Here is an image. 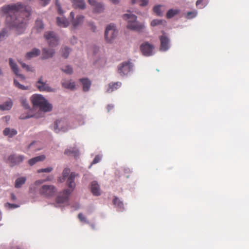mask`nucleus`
I'll return each instance as SVG.
<instances>
[{
    "label": "nucleus",
    "instance_id": "nucleus-48",
    "mask_svg": "<svg viewBox=\"0 0 249 249\" xmlns=\"http://www.w3.org/2000/svg\"><path fill=\"white\" fill-rule=\"evenodd\" d=\"M41 1V4L43 6H46L47 4H48L50 0H39Z\"/></svg>",
    "mask_w": 249,
    "mask_h": 249
},
{
    "label": "nucleus",
    "instance_id": "nucleus-42",
    "mask_svg": "<svg viewBox=\"0 0 249 249\" xmlns=\"http://www.w3.org/2000/svg\"><path fill=\"white\" fill-rule=\"evenodd\" d=\"M55 5L57 8L58 12L61 15L63 13V11L58 0H55Z\"/></svg>",
    "mask_w": 249,
    "mask_h": 249
},
{
    "label": "nucleus",
    "instance_id": "nucleus-24",
    "mask_svg": "<svg viewBox=\"0 0 249 249\" xmlns=\"http://www.w3.org/2000/svg\"><path fill=\"white\" fill-rule=\"evenodd\" d=\"M45 159V156L44 155H40L29 160H28V163L31 166H33L37 162L44 160Z\"/></svg>",
    "mask_w": 249,
    "mask_h": 249
},
{
    "label": "nucleus",
    "instance_id": "nucleus-32",
    "mask_svg": "<svg viewBox=\"0 0 249 249\" xmlns=\"http://www.w3.org/2000/svg\"><path fill=\"white\" fill-rule=\"evenodd\" d=\"M178 10H173L170 9L168 10L166 14V17L167 18H171L173 17L175 15H177L179 13Z\"/></svg>",
    "mask_w": 249,
    "mask_h": 249
},
{
    "label": "nucleus",
    "instance_id": "nucleus-37",
    "mask_svg": "<svg viewBox=\"0 0 249 249\" xmlns=\"http://www.w3.org/2000/svg\"><path fill=\"white\" fill-rule=\"evenodd\" d=\"M53 168L52 167H47V168H43V169H38L37 170V172L38 173H44V172H45V173H50L53 170Z\"/></svg>",
    "mask_w": 249,
    "mask_h": 249
},
{
    "label": "nucleus",
    "instance_id": "nucleus-40",
    "mask_svg": "<svg viewBox=\"0 0 249 249\" xmlns=\"http://www.w3.org/2000/svg\"><path fill=\"white\" fill-rule=\"evenodd\" d=\"M153 11L158 16H161L162 15V13L160 11V5L155 6L153 8Z\"/></svg>",
    "mask_w": 249,
    "mask_h": 249
},
{
    "label": "nucleus",
    "instance_id": "nucleus-11",
    "mask_svg": "<svg viewBox=\"0 0 249 249\" xmlns=\"http://www.w3.org/2000/svg\"><path fill=\"white\" fill-rule=\"evenodd\" d=\"M160 50L161 51H167L170 46V39L169 37L163 33L162 36L160 37Z\"/></svg>",
    "mask_w": 249,
    "mask_h": 249
},
{
    "label": "nucleus",
    "instance_id": "nucleus-6",
    "mask_svg": "<svg viewBox=\"0 0 249 249\" xmlns=\"http://www.w3.org/2000/svg\"><path fill=\"white\" fill-rule=\"evenodd\" d=\"M118 33L114 24H110L108 25L105 33V37L107 41L111 42L118 35Z\"/></svg>",
    "mask_w": 249,
    "mask_h": 249
},
{
    "label": "nucleus",
    "instance_id": "nucleus-14",
    "mask_svg": "<svg viewBox=\"0 0 249 249\" xmlns=\"http://www.w3.org/2000/svg\"><path fill=\"white\" fill-rule=\"evenodd\" d=\"M36 86L38 90L40 91L50 90V88L46 82H43L42 77H41L36 83Z\"/></svg>",
    "mask_w": 249,
    "mask_h": 249
},
{
    "label": "nucleus",
    "instance_id": "nucleus-13",
    "mask_svg": "<svg viewBox=\"0 0 249 249\" xmlns=\"http://www.w3.org/2000/svg\"><path fill=\"white\" fill-rule=\"evenodd\" d=\"M70 17L72 20L71 23L73 28H76L78 26L81 25L83 22L84 16L82 15L77 16L76 18H74V14L73 12H71L70 13Z\"/></svg>",
    "mask_w": 249,
    "mask_h": 249
},
{
    "label": "nucleus",
    "instance_id": "nucleus-56",
    "mask_svg": "<svg viewBox=\"0 0 249 249\" xmlns=\"http://www.w3.org/2000/svg\"><path fill=\"white\" fill-rule=\"evenodd\" d=\"M111 1L112 3L114 4H117L119 2V0H109Z\"/></svg>",
    "mask_w": 249,
    "mask_h": 249
},
{
    "label": "nucleus",
    "instance_id": "nucleus-10",
    "mask_svg": "<svg viewBox=\"0 0 249 249\" xmlns=\"http://www.w3.org/2000/svg\"><path fill=\"white\" fill-rule=\"evenodd\" d=\"M53 129L56 133L61 131L65 132L68 129L67 121L65 120L56 121L54 122Z\"/></svg>",
    "mask_w": 249,
    "mask_h": 249
},
{
    "label": "nucleus",
    "instance_id": "nucleus-2",
    "mask_svg": "<svg viewBox=\"0 0 249 249\" xmlns=\"http://www.w3.org/2000/svg\"><path fill=\"white\" fill-rule=\"evenodd\" d=\"M62 175L63 180H61V181H63L67 178L66 185L68 188L64 189L62 192H60L56 197L55 202L58 204H62L68 201L69 196L73 192L76 186L74 182L75 178L78 176V174L74 172H71L70 174V169L69 168L64 169Z\"/></svg>",
    "mask_w": 249,
    "mask_h": 249
},
{
    "label": "nucleus",
    "instance_id": "nucleus-3",
    "mask_svg": "<svg viewBox=\"0 0 249 249\" xmlns=\"http://www.w3.org/2000/svg\"><path fill=\"white\" fill-rule=\"evenodd\" d=\"M34 106L38 107L40 109L44 112L50 111L52 109V106L41 95L34 94L31 98Z\"/></svg>",
    "mask_w": 249,
    "mask_h": 249
},
{
    "label": "nucleus",
    "instance_id": "nucleus-8",
    "mask_svg": "<svg viewBox=\"0 0 249 249\" xmlns=\"http://www.w3.org/2000/svg\"><path fill=\"white\" fill-rule=\"evenodd\" d=\"M44 36L51 47L55 46L58 44V38L54 33L52 31H47L44 33Z\"/></svg>",
    "mask_w": 249,
    "mask_h": 249
},
{
    "label": "nucleus",
    "instance_id": "nucleus-57",
    "mask_svg": "<svg viewBox=\"0 0 249 249\" xmlns=\"http://www.w3.org/2000/svg\"><path fill=\"white\" fill-rule=\"evenodd\" d=\"M113 106H112V105H108L107 106V110H108V111L109 112L110 111V109H111L112 108H113Z\"/></svg>",
    "mask_w": 249,
    "mask_h": 249
},
{
    "label": "nucleus",
    "instance_id": "nucleus-16",
    "mask_svg": "<svg viewBox=\"0 0 249 249\" xmlns=\"http://www.w3.org/2000/svg\"><path fill=\"white\" fill-rule=\"evenodd\" d=\"M54 54V50L53 49H47L43 48L42 49V54L41 58L42 59H46L51 58Z\"/></svg>",
    "mask_w": 249,
    "mask_h": 249
},
{
    "label": "nucleus",
    "instance_id": "nucleus-36",
    "mask_svg": "<svg viewBox=\"0 0 249 249\" xmlns=\"http://www.w3.org/2000/svg\"><path fill=\"white\" fill-rule=\"evenodd\" d=\"M14 85L16 87L22 90H27L28 89V87H26L21 84H20L17 80L14 79Z\"/></svg>",
    "mask_w": 249,
    "mask_h": 249
},
{
    "label": "nucleus",
    "instance_id": "nucleus-52",
    "mask_svg": "<svg viewBox=\"0 0 249 249\" xmlns=\"http://www.w3.org/2000/svg\"><path fill=\"white\" fill-rule=\"evenodd\" d=\"M203 0H197L196 2V6L198 7L200 4H201Z\"/></svg>",
    "mask_w": 249,
    "mask_h": 249
},
{
    "label": "nucleus",
    "instance_id": "nucleus-29",
    "mask_svg": "<svg viewBox=\"0 0 249 249\" xmlns=\"http://www.w3.org/2000/svg\"><path fill=\"white\" fill-rule=\"evenodd\" d=\"M26 180V178L22 177L18 178L15 181V187L17 188H19L23 185Z\"/></svg>",
    "mask_w": 249,
    "mask_h": 249
},
{
    "label": "nucleus",
    "instance_id": "nucleus-5",
    "mask_svg": "<svg viewBox=\"0 0 249 249\" xmlns=\"http://www.w3.org/2000/svg\"><path fill=\"white\" fill-rule=\"evenodd\" d=\"M56 188L53 185H43L38 189L39 194L44 197L51 198L55 196Z\"/></svg>",
    "mask_w": 249,
    "mask_h": 249
},
{
    "label": "nucleus",
    "instance_id": "nucleus-38",
    "mask_svg": "<svg viewBox=\"0 0 249 249\" xmlns=\"http://www.w3.org/2000/svg\"><path fill=\"white\" fill-rule=\"evenodd\" d=\"M62 71L67 74H71L73 71L72 68L69 65L66 66L65 69H62Z\"/></svg>",
    "mask_w": 249,
    "mask_h": 249
},
{
    "label": "nucleus",
    "instance_id": "nucleus-31",
    "mask_svg": "<svg viewBox=\"0 0 249 249\" xmlns=\"http://www.w3.org/2000/svg\"><path fill=\"white\" fill-rule=\"evenodd\" d=\"M122 84L120 82H117L114 83H111L109 85V89H108V91H112L114 89H117L120 87Z\"/></svg>",
    "mask_w": 249,
    "mask_h": 249
},
{
    "label": "nucleus",
    "instance_id": "nucleus-47",
    "mask_svg": "<svg viewBox=\"0 0 249 249\" xmlns=\"http://www.w3.org/2000/svg\"><path fill=\"white\" fill-rule=\"evenodd\" d=\"M21 104L25 108L27 109L29 107L27 101L26 99H22L21 101Z\"/></svg>",
    "mask_w": 249,
    "mask_h": 249
},
{
    "label": "nucleus",
    "instance_id": "nucleus-53",
    "mask_svg": "<svg viewBox=\"0 0 249 249\" xmlns=\"http://www.w3.org/2000/svg\"><path fill=\"white\" fill-rule=\"evenodd\" d=\"M16 196L13 194V193H12L11 194V199L12 200H15L16 199Z\"/></svg>",
    "mask_w": 249,
    "mask_h": 249
},
{
    "label": "nucleus",
    "instance_id": "nucleus-46",
    "mask_svg": "<svg viewBox=\"0 0 249 249\" xmlns=\"http://www.w3.org/2000/svg\"><path fill=\"white\" fill-rule=\"evenodd\" d=\"M7 34V31L6 29L4 28L2 29L1 32H0V40L3 39Z\"/></svg>",
    "mask_w": 249,
    "mask_h": 249
},
{
    "label": "nucleus",
    "instance_id": "nucleus-4",
    "mask_svg": "<svg viewBox=\"0 0 249 249\" xmlns=\"http://www.w3.org/2000/svg\"><path fill=\"white\" fill-rule=\"evenodd\" d=\"M124 19L127 22V28L132 30L140 31L144 28L143 24L137 21V17L131 14H125L123 16Z\"/></svg>",
    "mask_w": 249,
    "mask_h": 249
},
{
    "label": "nucleus",
    "instance_id": "nucleus-12",
    "mask_svg": "<svg viewBox=\"0 0 249 249\" xmlns=\"http://www.w3.org/2000/svg\"><path fill=\"white\" fill-rule=\"evenodd\" d=\"M25 157L23 155H11L8 157V162L11 164V166L17 165L22 162Z\"/></svg>",
    "mask_w": 249,
    "mask_h": 249
},
{
    "label": "nucleus",
    "instance_id": "nucleus-1",
    "mask_svg": "<svg viewBox=\"0 0 249 249\" xmlns=\"http://www.w3.org/2000/svg\"><path fill=\"white\" fill-rule=\"evenodd\" d=\"M2 12L6 15V21L10 26L18 28L23 29L25 26L24 20L20 19L18 16L23 14L28 17L31 13V9L30 7L25 6L20 2L9 4L1 8Z\"/></svg>",
    "mask_w": 249,
    "mask_h": 249
},
{
    "label": "nucleus",
    "instance_id": "nucleus-39",
    "mask_svg": "<svg viewBox=\"0 0 249 249\" xmlns=\"http://www.w3.org/2000/svg\"><path fill=\"white\" fill-rule=\"evenodd\" d=\"M197 15V12L196 11L188 12L187 13V18L188 19L192 18H195Z\"/></svg>",
    "mask_w": 249,
    "mask_h": 249
},
{
    "label": "nucleus",
    "instance_id": "nucleus-43",
    "mask_svg": "<svg viewBox=\"0 0 249 249\" xmlns=\"http://www.w3.org/2000/svg\"><path fill=\"white\" fill-rule=\"evenodd\" d=\"M101 160V157L99 155H96L93 159L91 165L98 163Z\"/></svg>",
    "mask_w": 249,
    "mask_h": 249
},
{
    "label": "nucleus",
    "instance_id": "nucleus-15",
    "mask_svg": "<svg viewBox=\"0 0 249 249\" xmlns=\"http://www.w3.org/2000/svg\"><path fill=\"white\" fill-rule=\"evenodd\" d=\"M89 3L93 6L94 12L95 13H101L104 10V6L101 3L96 2L95 0H88Z\"/></svg>",
    "mask_w": 249,
    "mask_h": 249
},
{
    "label": "nucleus",
    "instance_id": "nucleus-51",
    "mask_svg": "<svg viewBox=\"0 0 249 249\" xmlns=\"http://www.w3.org/2000/svg\"><path fill=\"white\" fill-rule=\"evenodd\" d=\"M38 144V142H32L28 147V149L32 148L34 145H36Z\"/></svg>",
    "mask_w": 249,
    "mask_h": 249
},
{
    "label": "nucleus",
    "instance_id": "nucleus-28",
    "mask_svg": "<svg viewBox=\"0 0 249 249\" xmlns=\"http://www.w3.org/2000/svg\"><path fill=\"white\" fill-rule=\"evenodd\" d=\"M57 23L58 26L62 27H66L69 25V22L67 19L65 18H57Z\"/></svg>",
    "mask_w": 249,
    "mask_h": 249
},
{
    "label": "nucleus",
    "instance_id": "nucleus-30",
    "mask_svg": "<svg viewBox=\"0 0 249 249\" xmlns=\"http://www.w3.org/2000/svg\"><path fill=\"white\" fill-rule=\"evenodd\" d=\"M113 202L114 205L116 206V207L119 208L121 210H122L124 209V204L118 198L115 197L113 200Z\"/></svg>",
    "mask_w": 249,
    "mask_h": 249
},
{
    "label": "nucleus",
    "instance_id": "nucleus-50",
    "mask_svg": "<svg viewBox=\"0 0 249 249\" xmlns=\"http://www.w3.org/2000/svg\"><path fill=\"white\" fill-rule=\"evenodd\" d=\"M45 180H36L35 183V184L36 185H38L39 184H42V183H43Z\"/></svg>",
    "mask_w": 249,
    "mask_h": 249
},
{
    "label": "nucleus",
    "instance_id": "nucleus-41",
    "mask_svg": "<svg viewBox=\"0 0 249 249\" xmlns=\"http://www.w3.org/2000/svg\"><path fill=\"white\" fill-rule=\"evenodd\" d=\"M78 217L80 220V221L86 223H89V221L87 220L86 218L84 216V215L82 213H79L78 215Z\"/></svg>",
    "mask_w": 249,
    "mask_h": 249
},
{
    "label": "nucleus",
    "instance_id": "nucleus-18",
    "mask_svg": "<svg viewBox=\"0 0 249 249\" xmlns=\"http://www.w3.org/2000/svg\"><path fill=\"white\" fill-rule=\"evenodd\" d=\"M91 191L94 196H98L100 195V187L96 181H94L91 182Z\"/></svg>",
    "mask_w": 249,
    "mask_h": 249
},
{
    "label": "nucleus",
    "instance_id": "nucleus-7",
    "mask_svg": "<svg viewBox=\"0 0 249 249\" xmlns=\"http://www.w3.org/2000/svg\"><path fill=\"white\" fill-rule=\"evenodd\" d=\"M132 65L129 62H124L118 66L117 72L121 76L127 75L131 71Z\"/></svg>",
    "mask_w": 249,
    "mask_h": 249
},
{
    "label": "nucleus",
    "instance_id": "nucleus-25",
    "mask_svg": "<svg viewBox=\"0 0 249 249\" xmlns=\"http://www.w3.org/2000/svg\"><path fill=\"white\" fill-rule=\"evenodd\" d=\"M62 86L67 89H73L75 88V83L71 80H65L62 82Z\"/></svg>",
    "mask_w": 249,
    "mask_h": 249
},
{
    "label": "nucleus",
    "instance_id": "nucleus-19",
    "mask_svg": "<svg viewBox=\"0 0 249 249\" xmlns=\"http://www.w3.org/2000/svg\"><path fill=\"white\" fill-rule=\"evenodd\" d=\"M80 81L83 85V90L84 91H89L91 84V81L88 78H82L80 79Z\"/></svg>",
    "mask_w": 249,
    "mask_h": 249
},
{
    "label": "nucleus",
    "instance_id": "nucleus-55",
    "mask_svg": "<svg viewBox=\"0 0 249 249\" xmlns=\"http://www.w3.org/2000/svg\"><path fill=\"white\" fill-rule=\"evenodd\" d=\"M16 75L19 77L22 80H24L25 78V76L23 74H19V72H18V75Z\"/></svg>",
    "mask_w": 249,
    "mask_h": 249
},
{
    "label": "nucleus",
    "instance_id": "nucleus-35",
    "mask_svg": "<svg viewBox=\"0 0 249 249\" xmlns=\"http://www.w3.org/2000/svg\"><path fill=\"white\" fill-rule=\"evenodd\" d=\"M62 56L65 58H67L70 53V49L67 47H65L64 48H62L61 50Z\"/></svg>",
    "mask_w": 249,
    "mask_h": 249
},
{
    "label": "nucleus",
    "instance_id": "nucleus-54",
    "mask_svg": "<svg viewBox=\"0 0 249 249\" xmlns=\"http://www.w3.org/2000/svg\"><path fill=\"white\" fill-rule=\"evenodd\" d=\"M31 117V116H29L28 115H26L25 116H23V115H21L20 117H19V118L20 119H27V118H29Z\"/></svg>",
    "mask_w": 249,
    "mask_h": 249
},
{
    "label": "nucleus",
    "instance_id": "nucleus-58",
    "mask_svg": "<svg viewBox=\"0 0 249 249\" xmlns=\"http://www.w3.org/2000/svg\"><path fill=\"white\" fill-rule=\"evenodd\" d=\"M40 148H35V149H33V151H36V150H40Z\"/></svg>",
    "mask_w": 249,
    "mask_h": 249
},
{
    "label": "nucleus",
    "instance_id": "nucleus-22",
    "mask_svg": "<svg viewBox=\"0 0 249 249\" xmlns=\"http://www.w3.org/2000/svg\"><path fill=\"white\" fill-rule=\"evenodd\" d=\"M64 154L67 156H72L76 157L78 156V150L76 147H73L66 149Z\"/></svg>",
    "mask_w": 249,
    "mask_h": 249
},
{
    "label": "nucleus",
    "instance_id": "nucleus-33",
    "mask_svg": "<svg viewBox=\"0 0 249 249\" xmlns=\"http://www.w3.org/2000/svg\"><path fill=\"white\" fill-rule=\"evenodd\" d=\"M131 3L132 4L139 3L140 5L144 6L147 4L148 0H131Z\"/></svg>",
    "mask_w": 249,
    "mask_h": 249
},
{
    "label": "nucleus",
    "instance_id": "nucleus-44",
    "mask_svg": "<svg viewBox=\"0 0 249 249\" xmlns=\"http://www.w3.org/2000/svg\"><path fill=\"white\" fill-rule=\"evenodd\" d=\"M6 207H8L9 209H14L18 207V205L14 204H11L9 203H6L5 204Z\"/></svg>",
    "mask_w": 249,
    "mask_h": 249
},
{
    "label": "nucleus",
    "instance_id": "nucleus-27",
    "mask_svg": "<svg viewBox=\"0 0 249 249\" xmlns=\"http://www.w3.org/2000/svg\"><path fill=\"white\" fill-rule=\"evenodd\" d=\"M9 65L10 66V68H11L12 71H13V72L16 75H18V72H19V70H18V66L16 64V63L13 61V59L11 58H10L9 59Z\"/></svg>",
    "mask_w": 249,
    "mask_h": 249
},
{
    "label": "nucleus",
    "instance_id": "nucleus-9",
    "mask_svg": "<svg viewBox=\"0 0 249 249\" xmlns=\"http://www.w3.org/2000/svg\"><path fill=\"white\" fill-rule=\"evenodd\" d=\"M154 49V46L148 42L143 43L140 46V49L142 54L146 56L153 55Z\"/></svg>",
    "mask_w": 249,
    "mask_h": 249
},
{
    "label": "nucleus",
    "instance_id": "nucleus-34",
    "mask_svg": "<svg viewBox=\"0 0 249 249\" xmlns=\"http://www.w3.org/2000/svg\"><path fill=\"white\" fill-rule=\"evenodd\" d=\"M18 62L20 64L21 67L25 69L27 71H33L34 69L32 67H31L30 66L26 65L24 63L18 60Z\"/></svg>",
    "mask_w": 249,
    "mask_h": 249
},
{
    "label": "nucleus",
    "instance_id": "nucleus-21",
    "mask_svg": "<svg viewBox=\"0 0 249 249\" xmlns=\"http://www.w3.org/2000/svg\"><path fill=\"white\" fill-rule=\"evenodd\" d=\"M40 53V52L39 50L34 48L31 51L26 53L25 57L26 59H29L39 55Z\"/></svg>",
    "mask_w": 249,
    "mask_h": 249
},
{
    "label": "nucleus",
    "instance_id": "nucleus-20",
    "mask_svg": "<svg viewBox=\"0 0 249 249\" xmlns=\"http://www.w3.org/2000/svg\"><path fill=\"white\" fill-rule=\"evenodd\" d=\"M72 2L75 8L84 9L86 7L85 2L84 0H72Z\"/></svg>",
    "mask_w": 249,
    "mask_h": 249
},
{
    "label": "nucleus",
    "instance_id": "nucleus-23",
    "mask_svg": "<svg viewBox=\"0 0 249 249\" xmlns=\"http://www.w3.org/2000/svg\"><path fill=\"white\" fill-rule=\"evenodd\" d=\"M13 106V102L11 99H9L5 102L3 104L0 105V109L1 110H9Z\"/></svg>",
    "mask_w": 249,
    "mask_h": 249
},
{
    "label": "nucleus",
    "instance_id": "nucleus-59",
    "mask_svg": "<svg viewBox=\"0 0 249 249\" xmlns=\"http://www.w3.org/2000/svg\"><path fill=\"white\" fill-rule=\"evenodd\" d=\"M45 180H50V179L49 178H46V179Z\"/></svg>",
    "mask_w": 249,
    "mask_h": 249
},
{
    "label": "nucleus",
    "instance_id": "nucleus-26",
    "mask_svg": "<svg viewBox=\"0 0 249 249\" xmlns=\"http://www.w3.org/2000/svg\"><path fill=\"white\" fill-rule=\"evenodd\" d=\"M17 134V131L14 129H10L7 127L3 130V134L5 136H8L10 138L16 135Z\"/></svg>",
    "mask_w": 249,
    "mask_h": 249
},
{
    "label": "nucleus",
    "instance_id": "nucleus-17",
    "mask_svg": "<svg viewBox=\"0 0 249 249\" xmlns=\"http://www.w3.org/2000/svg\"><path fill=\"white\" fill-rule=\"evenodd\" d=\"M44 29V24L41 19L37 18L35 22L34 29L37 33L41 32Z\"/></svg>",
    "mask_w": 249,
    "mask_h": 249
},
{
    "label": "nucleus",
    "instance_id": "nucleus-49",
    "mask_svg": "<svg viewBox=\"0 0 249 249\" xmlns=\"http://www.w3.org/2000/svg\"><path fill=\"white\" fill-rule=\"evenodd\" d=\"M10 119V117L9 116H5L2 117L1 119L3 122H8Z\"/></svg>",
    "mask_w": 249,
    "mask_h": 249
},
{
    "label": "nucleus",
    "instance_id": "nucleus-45",
    "mask_svg": "<svg viewBox=\"0 0 249 249\" xmlns=\"http://www.w3.org/2000/svg\"><path fill=\"white\" fill-rule=\"evenodd\" d=\"M161 20L159 19L153 20L151 22V25L152 26H155L157 25L160 24L161 23Z\"/></svg>",
    "mask_w": 249,
    "mask_h": 249
}]
</instances>
